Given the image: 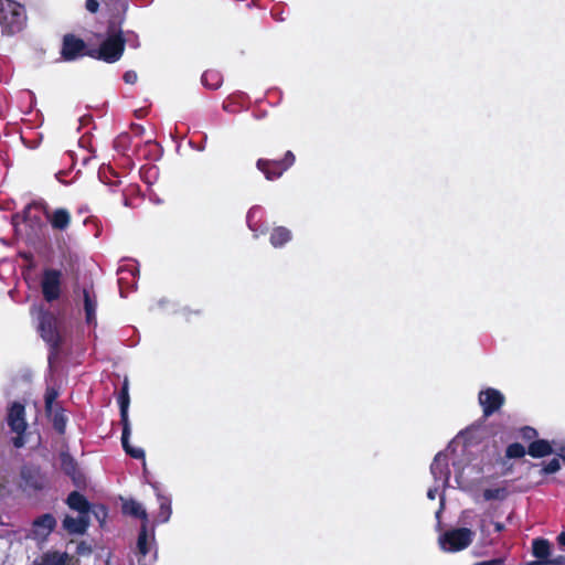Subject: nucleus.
Listing matches in <instances>:
<instances>
[{
  "label": "nucleus",
  "instance_id": "nucleus-1",
  "mask_svg": "<svg viewBox=\"0 0 565 565\" xmlns=\"http://www.w3.org/2000/svg\"><path fill=\"white\" fill-rule=\"evenodd\" d=\"M38 331L49 347L47 362L52 366L57 361L66 340L64 320H40Z\"/></svg>",
  "mask_w": 565,
  "mask_h": 565
},
{
  "label": "nucleus",
  "instance_id": "nucleus-2",
  "mask_svg": "<svg viewBox=\"0 0 565 565\" xmlns=\"http://www.w3.org/2000/svg\"><path fill=\"white\" fill-rule=\"evenodd\" d=\"M117 402L120 411V424L122 426L121 445L125 452L134 459H145V451L141 448L132 447L129 443L130 437V423L128 418V409L130 404L129 384L125 380L120 392L117 396Z\"/></svg>",
  "mask_w": 565,
  "mask_h": 565
},
{
  "label": "nucleus",
  "instance_id": "nucleus-3",
  "mask_svg": "<svg viewBox=\"0 0 565 565\" xmlns=\"http://www.w3.org/2000/svg\"><path fill=\"white\" fill-rule=\"evenodd\" d=\"M25 21L24 8L13 0H0V24L8 34L22 30Z\"/></svg>",
  "mask_w": 565,
  "mask_h": 565
},
{
  "label": "nucleus",
  "instance_id": "nucleus-4",
  "mask_svg": "<svg viewBox=\"0 0 565 565\" xmlns=\"http://www.w3.org/2000/svg\"><path fill=\"white\" fill-rule=\"evenodd\" d=\"M475 539V532L468 527H457L445 531L438 537V544L441 551L456 553L467 548Z\"/></svg>",
  "mask_w": 565,
  "mask_h": 565
},
{
  "label": "nucleus",
  "instance_id": "nucleus-5",
  "mask_svg": "<svg viewBox=\"0 0 565 565\" xmlns=\"http://www.w3.org/2000/svg\"><path fill=\"white\" fill-rule=\"evenodd\" d=\"M7 424L15 436L12 438V445L15 448H22L25 445V431L28 423L25 419V407L19 402H14L7 414Z\"/></svg>",
  "mask_w": 565,
  "mask_h": 565
},
{
  "label": "nucleus",
  "instance_id": "nucleus-6",
  "mask_svg": "<svg viewBox=\"0 0 565 565\" xmlns=\"http://www.w3.org/2000/svg\"><path fill=\"white\" fill-rule=\"evenodd\" d=\"M43 211L46 220L50 222L52 228L57 231H65L71 224V214L66 209H56L54 211H50L47 204L40 200L29 204L24 211L25 216L28 217L32 210Z\"/></svg>",
  "mask_w": 565,
  "mask_h": 565
},
{
  "label": "nucleus",
  "instance_id": "nucleus-7",
  "mask_svg": "<svg viewBox=\"0 0 565 565\" xmlns=\"http://www.w3.org/2000/svg\"><path fill=\"white\" fill-rule=\"evenodd\" d=\"M295 154L287 151L281 160L258 159L256 167L267 180L279 179L295 163Z\"/></svg>",
  "mask_w": 565,
  "mask_h": 565
},
{
  "label": "nucleus",
  "instance_id": "nucleus-8",
  "mask_svg": "<svg viewBox=\"0 0 565 565\" xmlns=\"http://www.w3.org/2000/svg\"><path fill=\"white\" fill-rule=\"evenodd\" d=\"M62 271L54 268H46L41 276V291L47 302L60 299L62 295Z\"/></svg>",
  "mask_w": 565,
  "mask_h": 565
},
{
  "label": "nucleus",
  "instance_id": "nucleus-9",
  "mask_svg": "<svg viewBox=\"0 0 565 565\" xmlns=\"http://www.w3.org/2000/svg\"><path fill=\"white\" fill-rule=\"evenodd\" d=\"M478 401L482 407L483 417L488 418L501 409L505 403V397L499 390L488 387L479 392Z\"/></svg>",
  "mask_w": 565,
  "mask_h": 565
},
{
  "label": "nucleus",
  "instance_id": "nucleus-10",
  "mask_svg": "<svg viewBox=\"0 0 565 565\" xmlns=\"http://www.w3.org/2000/svg\"><path fill=\"white\" fill-rule=\"evenodd\" d=\"M118 286L121 297H126L130 290H135L137 287V276L139 268L137 263L129 262L118 268Z\"/></svg>",
  "mask_w": 565,
  "mask_h": 565
},
{
  "label": "nucleus",
  "instance_id": "nucleus-11",
  "mask_svg": "<svg viewBox=\"0 0 565 565\" xmlns=\"http://www.w3.org/2000/svg\"><path fill=\"white\" fill-rule=\"evenodd\" d=\"M124 52V41L119 35L108 36L99 47V57L108 63L120 58Z\"/></svg>",
  "mask_w": 565,
  "mask_h": 565
},
{
  "label": "nucleus",
  "instance_id": "nucleus-12",
  "mask_svg": "<svg viewBox=\"0 0 565 565\" xmlns=\"http://www.w3.org/2000/svg\"><path fill=\"white\" fill-rule=\"evenodd\" d=\"M75 300L78 307H82L85 318H95L97 313V295L93 287H83L75 290Z\"/></svg>",
  "mask_w": 565,
  "mask_h": 565
},
{
  "label": "nucleus",
  "instance_id": "nucleus-13",
  "mask_svg": "<svg viewBox=\"0 0 565 565\" xmlns=\"http://www.w3.org/2000/svg\"><path fill=\"white\" fill-rule=\"evenodd\" d=\"M62 471L72 479L76 487L85 484V476L78 468L76 460L68 451H62L58 456Z\"/></svg>",
  "mask_w": 565,
  "mask_h": 565
},
{
  "label": "nucleus",
  "instance_id": "nucleus-14",
  "mask_svg": "<svg viewBox=\"0 0 565 565\" xmlns=\"http://www.w3.org/2000/svg\"><path fill=\"white\" fill-rule=\"evenodd\" d=\"M25 490L42 491L46 486V479L39 468L23 467L20 472Z\"/></svg>",
  "mask_w": 565,
  "mask_h": 565
},
{
  "label": "nucleus",
  "instance_id": "nucleus-15",
  "mask_svg": "<svg viewBox=\"0 0 565 565\" xmlns=\"http://www.w3.org/2000/svg\"><path fill=\"white\" fill-rule=\"evenodd\" d=\"M56 527V519L51 513L38 516L32 523L34 536L46 539Z\"/></svg>",
  "mask_w": 565,
  "mask_h": 565
},
{
  "label": "nucleus",
  "instance_id": "nucleus-16",
  "mask_svg": "<svg viewBox=\"0 0 565 565\" xmlns=\"http://www.w3.org/2000/svg\"><path fill=\"white\" fill-rule=\"evenodd\" d=\"M84 47L82 40L73 35H66L63 41L62 56L66 61H73L82 54Z\"/></svg>",
  "mask_w": 565,
  "mask_h": 565
},
{
  "label": "nucleus",
  "instance_id": "nucleus-17",
  "mask_svg": "<svg viewBox=\"0 0 565 565\" xmlns=\"http://www.w3.org/2000/svg\"><path fill=\"white\" fill-rule=\"evenodd\" d=\"M72 556L67 552L47 551L38 557L33 565H68Z\"/></svg>",
  "mask_w": 565,
  "mask_h": 565
},
{
  "label": "nucleus",
  "instance_id": "nucleus-18",
  "mask_svg": "<svg viewBox=\"0 0 565 565\" xmlns=\"http://www.w3.org/2000/svg\"><path fill=\"white\" fill-rule=\"evenodd\" d=\"M62 525H63V529L68 533V534H84L88 526H89V521H88V516L87 515H84V514H81L78 518H73L71 515H66L62 522Z\"/></svg>",
  "mask_w": 565,
  "mask_h": 565
},
{
  "label": "nucleus",
  "instance_id": "nucleus-19",
  "mask_svg": "<svg viewBox=\"0 0 565 565\" xmlns=\"http://www.w3.org/2000/svg\"><path fill=\"white\" fill-rule=\"evenodd\" d=\"M430 472L434 476L435 480H445L448 481L450 476V470L448 466V459L446 455H443L441 452H438L431 465H430Z\"/></svg>",
  "mask_w": 565,
  "mask_h": 565
},
{
  "label": "nucleus",
  "instance_id": "nucleus-20",
  "mask_svg": "<svg viewBox=\"0 0 565 565\" xmlns=\"http://www.w3.org/2000/svg\"><path fill=\"white\" fill-rule=\"evenodd\" d=\"M46 415L51 418L54 430L58 435H64L68 422L66 409L61 404H56L55 407L52 408V413Z\"/></svg>",
  "mask_w": 565,
  "mask_h": 565
},
{
  "label": "nucleus",
  "instance_id": "nucleus-21",
  "mask_svg": "<svg viewBox=\"0 0 565 565\" xmlns=\"http://www.w3.org/2000/svg\"><path fill=\"white\" fill-rule=\"evenodd\" d=\"M66 503L70 507V509L77 511L84 515H87L90 510V503L85 498V495H83L78 491H72L66 499Z\"/></svg>",
  "mask_w": 565,
  "mask_h": 565
},
{
  "label": "nucleus",
  "instance_id": "nucleus-22",
  "mask_svg": "<svg viewBox=\"0 0 565 565\" xmlns=\"http://www.w3.org/2000/svg\"><path fill=\"white\" fill-rule=\"evenodd\" d=\"M532 554L540 561L548 562L552 555V546L548 540L536 537L532 541ZM546 565V563H544Z\"/></svg>",
  "mask_w": 565,
  "mask_h": 565
},
{
  "label": "nucleus",
  "instance_id": "nucleus-23",
  "mask_svg": "<svg viewBox=\"0 0 565 565\" xmlns=\"http://www.w3.org/2000/svg\"><path fill=\"white\" fill-rule=\"evenodd\" d=\"M527 454L533 458H543L553 454V447L546 439H536L529 444Z\"/></svg>",
  "mask_w": 565,
  "mask_h": 565
},
{
  "label": "nucleus",
  "instance_id": "nucleus-24",
  "mask_svg": "<svg viewBox=\"0 0 565 565\" xmlns=\"http://www.w3.org/2000/svg\"><path fill=\"white\" fill-rule=\"evenodd\" d=\"M292 238V233L285 226H277L273 228L269 237V242L273 247L280 248L285 246Z\"/></svg>",
  "mask_w": 565,
  "mask_h": 565
},
{
  "label": "nucleus",
  "instance_id": "nucleus-25",
  "mask_svg": "<svg viewBox=\"0 0 565 565\" xmlns=\"http://www.w3.org/2000/svg\"><path fill=\"white\" fill-rule=\"evenodd\" d=\"M122 513L142 520V523L148 522V515L143 507L134 499L127 500L122 503Z\"/></svg>",
  "mask_w": 565,
  "mask_h": 565
},
{
  "label": "nucleus",
  "instance_id": "nucleus-26",
  "mask_svg": "<svg viewBox=\"0 0 565 565\" xmlns=\"http://www.w3.org/2000/svg\"><path fill=\"white\" fill-rule=\"evenodd\" d=\"M263 217V209L260 206H253L249 209L246 215V222L248 228L254 232V236L258 237L264 231H259L257 224Z\"/></svg>",
  "mask_w": 565,
  "mask_h": 565
},
{
  "label": "nucleus",
  "instance_id": "nucleus-27",
  "mask_svg": "<svg viewBox=\"0 0 565 565\" xmlns=\"http://www.w3.org/2000/svg\"><path fill=\"white\" fill-rule=\"evenodd\" d=\"M173 307V302L167 297H160L158 299H153L149 306V310L151 313H166L169 312V309Z\"/></svg>",
  "mask_w": 565,
  "mask_h": 565
},
{
  "label": "nucleus",
  "instance_id": "nucleus-28",
  "mask_svg": "<svg viewBox=\"0 0 565 565\" xmlns=\"http://www.w3.org/2000/svg\"><path fill=\"white\" fill-rule=\"evenodd\" d=\"M57 397H58L57 388H55L53 386H49L45 390V393H44V409H45V414H51L52 413V408L55 407V405L57 404V403H55Z\"/></svg>",
  "mask_w": 565,
  "mask_h": 565
},
{
  "label": "nucleus",
  "instance_id": "nucleus-29",
  "mask_svg": "<svg viewBox=\"0 0 565 565\" xmlns=\"http://www.w3.org/2000/svg\"><path fill=\"white\" fill-rule=\"evenodd\" d=\"M137 548H138L139 554H141L142 556H146L149 552L147 524L146 523H142V525L140 527V531L138 534V540H137Z\"/></svg>",
  "mask_w": 565,
  "mask_h": 565
},
{
  "label": "nucleus",
  "instance_id": "nucleus-30",
  "mask_svg": "<svg viewBox=\"0 0 565 565\" xmlns=\"http://www.w3.org/2000/svg\"><path fill=\"white\" fill-rule=\"evenodd\" d=\"M527 449L520 443H512L505 449V457L509 459L523 458Z\"/></svg>",
  "mask_w": 565,
  "mask_h": 565
},
{
  "label": "nucleus",
  "instance_id": "nucleus-31",
  "mask_svg": "<svg viewBox=\"0 0 565 565\" xmlns=\"http://www.w3.org/2000/svg\"><path fill=\"white\" fill-rule=\"evenodd\" d=\"M202 83L209 88L216 89L221 85V75L214 71L205 72L202 75Z\"/></svg>",
  "mask_w": 565,
  "mask_h": 565
},
{
  "label": "nucleus",
  "instance_id": "nucleus-32",
  "mask_svg": "<svg viewBox=\"0 0 565 565\" xmlns=\"http://www.w3.org/2000/svg\"><path fill=\"white\" fill-rule=\"evenodd\" d=\"M507 495L508 491L505 488L486 489L482 493V497L486 501L504 500Z\"/></svg>",
  "mask_w": 565,
  "mask_h": 565
},
{
  "label": "nucleus",
  "instance_id": "nucleus-33",
  "mask_svg": "<svg viewBox=\"0 0 565 565\" xmlns=\"http://www.w3.org/2000/svg\"><path fill=\"white\" fill-rule=\"evenodd\" d=\"M537 435H539L537 430L531 426H523L520 429V436L524 441L536 440L535 438L537 437Z\"/></svg>",
  "mask_w": 565,
  "mask_h": 565
},
{
  "label": "nucleus",
  "instance_id": "nucleus-34",
  "mask_svg": "<svg viewBox=\"0 0 565 565\" xmlns=\"http://www.w3.org/2000/svg\"><path fill=\"white\" fill-rule=\"evenodd\" d=\"M559 468H561L559 460L557 458H553L546 465H544L541 472L543 475H552V473L557 472L559 470Z\"/></svg>",
  "mask_w": 565,
  "mask_h": 565
},
{
  "label": "nucleus",
  "instance_id": "nucleus-35",
  "mask_svg": "<svg viewBox=\"0 0 565 565\" xmlns=\"http://www.w3.org/2000/svg\"><path fill=\"white\" fill-rule=\"evenodd\" d=\"M171 515V505L168 502H161L159 518L162 522H167Z\"/></svg>",
  "mask_w": 565,
  "mask_h": 565
},
{
  "label": "nucleus",
  "instance_id": "nucleus-36",
  "mask_svg": "<svg viewBox=\"0 0 565 565\" xmlns=\"http://www.w3.org/2000/svg\"><path fill=\"white\" fill-rule=\"evenodd\" d=\"M137 78H138L137 73L134 71H127L124 74V81L127 84H135L137 82Z\"/></svg>",
  "mask_w": 565,
  "mask_h": 565
},
{
  "label": "nucleus",
  "instance_id": "nucleus-37",
  "mask_svg": "<svg viewBox=\"0 0 565 565\" xmlns=\"http://www.w3.org/2000/svg\"><path fill=\"white\" fill-rule=\"evenodd\" d=\"M565 564V555H557L550 557L548 562H546V565H564Z\"/></svg>",
  "mask_w": 565,
  "mask_h": 565
},
{
  "label": "nucleus",
  "instance_id": "nucleus-38",
  "mask_svg": "<svg viewBox=\"0 0 565 565\" xmlns=\"http://www.w3.org/2000/svg\"><path fill=\"white\" fill-rule=\"evenodd\" d=\"M94 514L95 516L100 520L102 519V522L105 520V518L107 516V509L104 507V505H98L95 511H94Z\"/></svg>",
  "mask_w": 565,
  "mask_h": 565
},
{
  "label": "nucleus",
  "instance_id": "nucleus-39",
  "mask_svg": "<svg viewBox=\"0 0 565 565\" xmlns=\"http://www.w3.org/2000/svg\"><path fill=\"white\" fill-rule=\"evenodd\" d=\"M473 565H504V559L503 558H492V559L475 563Z\"/></svg>",
  "mask_w": 565,
  "mask_h": 565
},
{
  "label": "nucleus",
  "instance_id": "nucleus-40",
  "mask_svg": "<svg viewBox=\"0 0 565 565\" xmlns=\"http://www.w3.org/2000/svg\"><path fill=\"white\" fill-rule=\"evenodd\" d=\"M98 7H99V3L97 0H86V9L89 12H92V13L97 12Z\"/></svg>",
  "mask_w": 565,
  "mask_h": 565
},
{
  "label": "nucleus",
  "instance_id": "nucleus-41",
  "mask_svg": "<svg viewBox=\"0 0 565 565\" xmlns=\"http://www.w3.org/2000/svg\"><path fill=\"white\" fill-rule=\"evenodd\" d=\"M557 543L561 546H565V531L561 532L557 536Z\"/></svg>",
  "mask_w": 565,
  "mask_h": 565
},
{
  "label": "nucleus",
  "instance_id": "nucleus-42",
  "mask_svg": "<svg viewBox=\"0 0 565 565\" xmlns=\"http://www.w3.org/2000/svg\"><path fill=\"white\" fill-rule=\"evenodd\" d=\"M494 530H495V532H502L504 530V524L501 522H495Z\"/></svg>",
  "mask_w": 565,
  "mask_h": 565
},
{
  "label": "nucleus",
  "instance_id": "nucleus-43",
  "mask_svg": "<svg viewBox=\"0 0 565 565\" xmlns=\"http://www.w3.org/2000/svg\"><path fill=\"white\" fill-rule=\"evenodd\" d=\"M476 430L473 426L467 428L465 431H462V435L468 438V436L472 435V433Z\"/></svg>",
  "mask_w": 565,
  "mask_h": 565
},
{
  "label": "nucleus",
  "instance_id": "nucleus-44",
  "mask_svg": "<svg viewBox=\"0 0 565 565\" xmlns=\"http://www.w3.org/2000/svg\"><path fill=\"white\" fill-rule=\"evenodd\" d=\"M544 563L545 562L540 561V559L536 558V561L526 562L524 565H545Z\"/></svg>",
  "mask_w": 565,
  "mask_h": 565
},
{
  "label": "nucleus",
  "instance_id": "nucleus-45",
  "mask_svg": "<svg viewBox=\"0 0 565 565\" xmlns=\"http://www.w3.org/2000/svg\"><path fill=\"white\" fill-rule=\"evenodd\" d=\"M427 495L429 499L434 500L435 499V490H429Z\"/></svg>",
  "mask_w": 565,
  "mask_h": 565
},
{
  "label": "nucleus",
  "instance_id": "nucleus-46",
  "mask_svg": "<svg viewBox=\"0 0 565 565\" xmlns=\"http://www.w3.org/2000/svg\"><path fill=\"white\" fill-rule=\"evenodd\" d=\"M223 108L226 111H233L228 103H224Z\"/></svg>",
  "mask_w": 565,
  "mask_h": 565
},
{
  "label": "nucleus",
  "instance_id": "nucleus-47",
  "mask_svg": "<svg viewBox=\"0 0 565 565\" xmlns=\"http://www.w3.org/2000/svg\"><path fill=\"white\" fill-rule=\"evenodd\" d=\"M559 457L565 462V447L561 449Z\"/></svg>",
  "mask_w": 565,
  "mask_h": 565
},
{
  "label": "nucleus",
  "instance_id": "nucleus-48",
  "mask_svg": "<svg viewBox=\"0 0 565 565\" xmlns=\"http://www.w3.org/2000/svg\"><path fill=\"white\" fill-rule=\"evenodd\" d=\"M88 161H89V157L84 156V157L82 158V162H83V164H87V163H88Z\"/></svg>",
  "mask_w": 565,
  "mask_h": 565
},
{
  "label": "nucleus",
  "instance_id": "nucleus-49",
  "mask_svg": "<svg viewBox=\"0 0 565 565\" xmlns=\"http://www.w3.org/2000/svg\"><path fill=\"white\" fill-rule=\"evenodd\" d=\"M150 172H153V174H156V168L154 167H151L147 170V173H150Z\"/></svg>",
  "mask_w": 565,
  "mask_h": 565
}]
</instances>
